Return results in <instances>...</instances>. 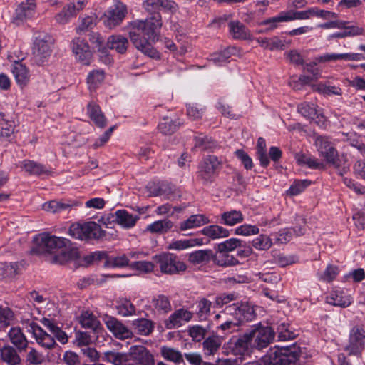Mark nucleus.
Returning <instances> with one entry per match:
<instances>
[{
    "label": "nucleus",
    "instance_id": "nucleus-62",
    "mask_svg": "<svg viewBox=\"0 0 365 365\" xmlns=\"http://www.w3.org/2000/svg\"><path fill=\"white\" fill-rule=\"evenodd\" d=\"M235 48H227L220 53H215L210 56V61L215 63H221L225 62L231 57L235 51Z\"/></svg>",
    "mask_w": 365,
    "mask_h": 365
},
{
    "label": "nucleus",
    "instance_id": "nucleus-11",
    "mask_svg": "<svg viewBox=\"0 0 365 365\" xmlns=\"http://www.w3.org/2000/svg\"><path fill=\"white\" fill-rule=\"evenodd\" d=\"M128 13L127 6L122 2H117L104 14V24L109 29L115 28L121 24Z\"/></svg>",
    "mask_w": 365,
    "mask_h": 365
},
{
    "label": "nucleus",
    "instance_id": "nucleus-34",
    "mask_svg": "<svg viewBox=\"0 0 365 365\" xmlns=\"http://www.w3.org/2000/svg\"><path fill=\"white\" fill-rule=\"evenodd\" d=\"M200 233L210 237L211 240L227 237L230 235L228 230L218 225L206 226L200 231Z\"/></svg>",
    "mask_w": 365,
    "mask_h": 365
},
{
    "label": "nucleus",
    "instance_id": "nucleus-37",
    "mask_svg": "<svg viewBox=\"0 0 365 365\" xmlns=\"http://www.w3.org/2000/svg\"><path fill=\"white\" fill-rule=\"evenodd\" d=\"M209 219L203 215H192L180 225V230L192 229L209 223Z\"/></svg>",
    "mask_w": 365,
    "mask_h": 365
},
{
    "label": "nucleus",
    "instance_id": "nucleus-55",
    "mask_svg": "<svg viewBox=\"0 0 365 365\" xmlns=\"http://www.w3.org/2000/svg\"><path fill=\"white\" fill-rule=\"evenodd\" d=\"M14 320V314L8 307L0 306V329L9 327Z\"/></svg>",
    "mask_w": 365,
    "mask_h": 365
},
{
    "label": "nucleus",
    "instance_id": "nucleus-40",
    "mask_svg": "<svg viewBox=\"0 0 365 365\" xmlns=\"http://www.w3.org/2000/svg\"><path fill=\"white\" fill-rule=\"evenodd\" d=\"M188 260L193 264L208 263L212 260V250L207 249L192 252L189 255Z\"/></svg>",
    "mask_w": 365,
    "mask_h": 365
},
{
    "label": "nucleus",
    "instance_id": "nucleus-32",
    "mask_svg": "<svg viewBox=\"0 0 365 365\" xmlns=\"http://www.w3.org/2000/svg\"><path fill=\"white\" fill-rule=\"evenodd\" d=\"M128 45V40L122 35H112L107 40L108 47L120 54L127 51Z\"/></svg>",
    "mask_w": 365,
    "mask_h": 365
},
{
    "label": "nucleus",
    "instance_id": "nucleus-53",
    "mask_svg": "<svg viewBox=\"0 0 365 365\" xmlns=\"http://www.w3.org/2000/svg\"><path fill=\"white\" fill-rule=\"evenodd\" d=\"M180 125L181 123L179 120H173L167 118L159 123L158 129L164 135H171L178 130Z\"/></svg>",
    "mask_w": 365,
    "mask_h": 365
},
{
    "label": "nucleus",
    "instance_id": "nucleus-63",
    "mask_svg": "<svg viewBox=\"0 0 365 365\" xmlns=\"http://www.w3.org/2000/svg\"><path fill=\"white\" fill-rule=\"evenodd\" d=\"M311 184V181L308 180H296L290 186L288 192L291 195H297L303 192L306 187Z\"/></svg>",
    "mask_w": 365,
    "mask_h": 365
},
{
    "label": "nucleus",
    "instance_id": "nucleus-13",
    "mask_svg": "<svg viewBox=\"0 0 365 365\" xmlns=\"http://www.w3.org/2000/svg\"><path fill=\"white\" fill-rule=\"evenodd\" d=\"M103 320L108 329L115 338L120 340H125L133 336L132 330L118 319L110 316H106Z\"/></svg>",
    "mask_w": 365,
    "mask_h": 365
},
{
    "label": "nucleus",
    "instance_id": "nucleus-26",
    "mask_svg": "<svg viewBox=\"0 0 365 365\" xmlns=\"http://www.w3.org/2000/svg\"><path fill=\"white\" fill-rule=\"evenodd\" d=\"M87 113L95 125L103 128L106 125V118L100 106L94 102H90L87 106Z\"/></svg>",
    "mask_w": 365,
    "mask_h": 365
},
{
    "label": "nucleus",
    "instance_id": "nucleus-47",
    "mask_svg": "<svg viewBox=\"0 0 365 365\" xmlns=\"http://www.w3.org/2000/svg\"><path fill=\"white\" fill-rule=\"evenodd\" d=\"M313 16L314 8L301 11H294L293 10H289L284 11V14L280 17V20L291 21L295 19H308Z\"/></svg>",
    "mask_w": 365,
    "mask_h": 365
},
{
    "label": "nucleus",
    "instance_id": "nucleus-27",
    "mask_svg": "<svg viewBox=\"0 0 365 365\" xmlns=\"http://www.w3.org/2000/svg\"><path fill=\"white\" fill-rule=\"evenodd\" d=\"M229 31L235 39L246 40L251 36L250 30L239 21H231L228 24Z\"/></svg>",
    "mask_w": 365,
    "mask_h": 365
},
{
    "label": "nucleus",
    "instance_id": "nucleus-17",
    "mask_svg": "<svg viewBox=\"0 0 365 365\" xmlns=\"http://www.w3.org/2000/svg\"><path fill=\"white\" fill-rule=\"evenodd\" d=\"M23 269L22 262H0V280L12 282L21 274Z\"/></svg>",
    "mask_w": 365,
    "mask_h": 365
},
{
    "label": "nucleus",
    "instance_id": "nucleus-59",
    "mask_svg": "<svg viewBox=\"0 0 365 365\" xmlns=\"http://www.w3.org/2000/svg\"><path fill=\"white\" fill-rule=\"evenodd\" d=\"M252 245L259 250H267L272 247V242L269 236L260 235L252 240Z\"/></svg>",
    "mask_w": 365,
    "mask_h": 365
},
{
    "label": "nucleus",
    "instance_id": "nucleus-41",
    "mask_svg": "<svg viewBox=\"0 0 365 365\" xmlns=\"http://www.w3.org/2000/svg\"><path fill=\"white\" fill-rule=\"evenodd\" d=\"M79 322L83 327L91 329L96 332L98 331L101 327L99 320L91 312L88 311L83 312L81 314Z\"/></svg>",
    "mask_w": 365,
    "mask_h": 365
},
{
    "label": "nucleus",
    "instance_id": "nucleus-43",
    "mask_svg": "<svg viewBox=\"0 0 365 365\" xmlns=\"http://www.w3.org/2000/svg\"><path fill=\"white\" fill-rule=\"evenodd\" d=\"M243 219V215L240 211L231 210L221 214L220 222L225 225L234 226L242 222Z\"/></svg>",
    "mask_w": 365,
    "mask_h": 365
},
{
    "label": "nucleus",
    "instance_id": "nucleus-9",
    "mask_svg": "<svg viewBox=\"0 0 365 365\" xmlns=\"http://www.w3.org/2000/svg\"><path fill=\"white\" fill-rule=\"evenodd\" d=\"M252 348L262 349L274 340L275 332L270 327L257 326L248 332Z\"/></svg>",
    "mask_w": 365,
    "mask_h": 365
},
{
    "label": "nucleus",
    "instance_id": "nucleus-46",
    "mask_svg": "<svg viewBox=\"0 0 365 365\" xmlns=\"http://www.w3.org/2000/svg\"><path fill=\"white\" fill-rule=\"evenodd\" d=\"M242 245V240L232 237L215 246V251L219 252H231Z\"/></svg>",
    "mask_w": 365,
    "mask_h": 365
},
{
    "label": "nucleus",
    "instance_id": "nucleus-12",
    "mask_svg": "<svg viewBox=\"0 0 365 365\" xmlns=\"http://www.w3.org/2000/svg\"><path fill=\"white\" fill-rule=\"evenodd\" d=\"M36 4L34 0L21 2L16 9L13 23L20 26L32 19L36 14Z\"/></svg>",
    "mask_w": 365,
    "mask_h": 365
},
{
    "label": "nucleus",
    "instance_id": "nucleus-20",
    "mask_svg": "<svg viewBox=\"0 0 365 365\" xmlns=\"http://www.w3.org/2000/svg\"><path fill=\"white\" fill-rule=\"evenodd\" d=\"M193 317L192 312L185 309H179L171 314L165 321V326L168 329L181 327L183 323L190 322Z\"/></svg>",
    "mask_w": 365,
    "mask_h": 365
},
{
    "label": "nucleus",
    "instance_id": "nucleus-60",
    "mask_svg": "<svg viewBox=\"0 0 365 365\" xmlns=\"http://www.w3.org/2000/svg\"><path fill=\"white\" fill-rule=\"evenodd\" d=\"M207 332V329L201 325H193L189 327V336L193 341L200 342L205 338Z\"/></svg>",
    "mask_w": 365,
    "mask_h": 365
},
{
    "label": "nucleus",
    "instance_id": "nucleus-28",
    "mask_svg": "<svg viewBox=\"0 0 365 365\" xmlns=\"http://www.w3.org/2000/svg\"><path fill=\"white\" fill-rule=\"evenodd\" d=\"M19 350L10 345H5L0 349L1 360L9 365H18L21 363Z\"/></svg>",
    "mask_w": 365,
    "mask_h": 365
},
{
    "label": "nucleus",
    "instance_id": "nucleus-18",
    "mask_svg": "<svg viewBox=\"0 0 365 365\" xmlns=\"http://www.w3.org/2000/svg\"><path fill=\"white\" fill-rule=\"evenodd\" d=\"M224 312L226 316L242 317L245 318V321H250L254 318L253 308L247 302H237L226 306Z\"/></svg>",
    "mask_w": 365,
    "mask_h": 365
},
{
    "label": "nucleus",
    "instance_id": "nucleus-24",
    "mask_svg": "<svg viewBox=\"0 0 365 365\" xmlns=\"http://www.w3.org/2000/svg\"><path fill=\"white\" fill-rule=\"evenodd\" d=\"M15 122L12 116L0 113V138L9 140L14 134Z\"/></svg>",
    "mask_w": 365,
    "mask_h": 365
},
{
    "label": "nucleus",
    "instance_id": "nucleus-6",
    "mask_svg": "<svg viewBox=\"0 0 365 365\" xmlns=\"http://www.w3.org/2000/svg\"><path fill=\"white\" fill-rule=\"evenodd\" d=\"M220 165L221 163L216 156H206L199 165L197 178L204 185H211L217 177Z\"/></svg>",
    "mask_w": 365,
    "mask_h": 365
},
{
    "label": "nucleus",
    "instance_id": "nucleus-29",
    "mask_svg": "<svg viewBox=\"0 0 365 365\" xmlns=\"http://www.w3.org/2000/svg\"><path fill=\"white\" fill-rule=\"evenodd\" d=\"M11 71L19 86L24 87L27 85L30 80V74L29 70L24 64L16 62L12 65Z\"/></svg>",
    "mask_w": 365,
    "mask_h": 365
},
{
    "label": "nucleus",
    "instance_id": "nucleus-19",
    "mask_svg": "<svg viewBox=\"0 0 365 365\" xmlns=\"http://www.w3.org/2000/svg\"><path fill=\"white\" fill-rule=\"evenodd\" d=\"M227 347L235 355H243L252 347L248 333L242 336H233L227 342Z\"/></svg>",
    "mask_w": 365,
    "mask_h": 365
},
{
    "label": "nucleus",
    "instance_id": "nucleus-33",
    "mask_svg": "<svg viewBox=\"0 0 365 365\" xmlns=\"http://www.w3.org/2000/svg\"><path fill=\"white\" fill-rule=\"evenodd\" d=\"M222 338L213 334L205 339L202 342V350L207 356L214 355L220 348Z\"/></svg>",
    "mask_w": 365,
    "mask_h": 365
},
{
    "label": "nucleus",
    "instance_id": "nucleus-3",
    "mask_svg": "<svg viewBox=\"0 0 365 365\" xmlns=\"http://www.w3.org/2000/svg\"><path fill=\"white\" fill-rule=\"evenodd\" d=\"M34 35L32 55L35 62L41 64L47 61L51 55L54 39L43 31L36 32Z\"/></svg>",
    "mask_w": 365,
    "mask_h": 365
},
{
    "label": "nucleus",
    "instance_id": "nucleus-49",
    "mask_svg": "<svg viewBox=\"0 0 365 365\" xmlns=\"http://www.w3.org/2000/svg\"><path fill=\"white\" fill-rule=\"evenodd\" d=\"M105 73L101 69L93 70L87 77V83L91 91L96 89L104 81Z\"/></svg>",
    "mask_w": 365,
    "mask_h": 365
},
{
    "label": "nucleus",
    "instance_id": "nucleus-39",
    "mask_svg": "<svg viewBox=\"0 0 365 365\" xmlns=\"http://www.w3.org/2000/svg\"><path fill=\"white\" fill-rule=\"evenodd\" d=\"M101 360L113 365H122L128 360V355L115 351H107L103 354Z\"/></svg>",
    "mask_w": 365,
    "mask_h": 365
},
{
    "label": "nucleus",
    "instance_id": "nucleus-54",
    "mask_svg": "<svg viewBox=\"0 0 365 365\" xmlns=\"http://www.w3.org/2000/svg\"><path fill=\"white\" fill-rule=\"evenodd\" d=\"M148 190L150 193L153 196H158L160 195H170L173 192L174 186L170 184L162 183L159 185L158 183L152 182L148 185Z\"/></svg>",
    "mask_w": 365,
    "mask_h": 365
},
{
    "label": "nucleus",
    "instance_id": "nucleus-42",
    "mask_svg": "<svg viewBox=\"0 0 365 365\" xmlns=\"http://www.w3.org/2000/svg\"><path fill=\"white\" fill-rule=\"evenodd\" d=\"M20 167L30 175H40L49 173L48 170L43 165L29 160L22 161Z\"/></svg>",
    "mask_w": 365,
    "mask_h": 365
},
{
    "label": "nucleus",
    "instance_id": "nucleus-35",
    "mask_svg": "<svg viewBox=\"0 0 365 365\" xmlns=\"http://www.w3.org/2000/svg\"><path fill=\"white\" fill-rule=\"evenodd\" d=\"M115 222L125 228H130L133 227L138 217L137 215H133L125 210H117L115 212Z\"/></svg>",
    "mask_w": 365,
    "mask_h": 365
},
{
    "label": "nucleus",
    "instance_id": "nucleus-31",
    "mask_svg": "<svg viewBox=\"0 0 365 365\" xmlns=\"http://www.w3.org/2000/svg\"><path fill=\"white\" fill-rule=\"evenodd\" d=\"M212 261L217 266L222 267H232L240 264L239 260L230 252H212Z\"/></svg>",
    "mask_w": 365,
    "mask_h": 365
},
{
    "label": "nucleus",
    "instance_id": "nucleus-64",
    "mask_svg": "<svg viewBox=\"0 0 365 365\" xmlns=\"http://www.w3.org/2000/svg\"><path fill=\"white\" fill-rule=\"evenodd\" d=\"M344 24V26L341 29H344L347 37L361 35L364 33V29L357 26L356 24H351L348 21H341Z\"/></svg>",
    "mask_w": 365,
    "mask_h": 365
},
{
    "label": "nucleus",
    "instance_id": "nucleus-50",
    "mask_svg": "<svg viewBox=\"0 0 365 365\" xmlns=\"http://www.w3.org/2000/svg\"><path fill=\"white\" fill-rule=\"evenodd\" d=\"M173 226L172 221L169 220H157L147 227V230L152 233H165Z\"/></svg>",
    "mask_w": 365,
    "mask_h": 365
},
{
    "label": "nucleus",
    "instance_id": "nucleus-51",
    "mask_svg": "<svg viewBox=\"0 0 365 365\" xmlns=\"http://www.w3.org/2000/svg\"><path fill=\"white\" fill-rule=\"evenodd\" d=\"M71 207V205L68 202L57 200H51L42 205L43 210L51 213L61 212L68 210Z\"/></svg>",
    "mask_w": 365,
    "mask_h": 365
},
{
    "label": "nucleus",
    "instance_id": "nucleus-61",
    "mask_svg": "<svg viewBox=\"0 0 365 365\" xmlns=\"http://www.w3.org/2000/svg\"><path fill=\"white\" fill-rule=\"evenodd\" d=\"M289 324L285 323H282L277 327V332L278 334V340L279 341H287L295 339L297 334L289 330Z\"/></svg>",
    "mask_w": 365,
    "mask_h": 365
},
{
    "label": "nucleus",
    "instance_id": "nucleus-21",
    "mask_svg": "<svg viewBox=\"0 0 365 365\" xmlns=\"http://www.w3.org/2000/svg\"><path fill=\"white\" fill-rule=\"evenodd\" d=\"M71 46L76 59L85 65L89 64L91 52L87 42L81 38H76L72 41Z\"/></svg>",
    "mask_w": 365,
    "mask_h": 365
},
{
    "label": "nucleus",
    "instance_id": "nucleus-38",
    "mask_svg": "<svg viewBox=\"0 0 365 365\" xmlns=\"http://www.w3.org/2000/svg\"><path fill=\"white\" fill-rule=\"evenodd\" d=\"M41 323L44 327L48 328L49 331L53 334L55 338L62 344L68 342V336L60 327L55 324L52 321L48 318H43Z\"/></svg>",
    "mask_w": 365,
    "mask_h": 365
},
{
    "label": "nucleus",
    "instance_id": "nucleus-48",
    "mask_svg": "<svg viewBox=\"0 0 365 365\" xmlns=\"http://www.w3.org/2000/svg\"><path fill=\"white\" fill-rule=\"evenodd\" d=\"M316 108L317 106L313 103L304 102L297 106V110L304 118L314 120L319 118Z\"/></svg>",
    "mask_w": 365,
    "mask_h": 365
},
{
    "label": "nucleus",
    "instance_id": "nucleus-25",
    "mask_svg": "<svg viewBox=\"0 0 365 365\" xmlns=\"http://www.w3.org/2000/svg\"><path fill=\"white\" fill-rule=\"evenodd\" d=\"M8 336L19 351H24L28 347L27 339L19 327H11L8 332Z\"/></svg>",
    "mask_w": 365,
    "mask_h": 365
},
{
    "label": "nucleus",
    "instance_id": "nucleus-45",
    "mask_svg": "<svg viewBox=\"0 0 365 365\" xmlns=\"http://www.w3.org/2000/svg\"><path fill=\"white\" fill-rule=\"evenodd\" d=\"M294 158L298 164L307 165L309 168L321 169L324 168L323 163H321L315 158L307 155L301 152L297 153L294 155Z\"/></svg>",
    "mask_w": 365,
    "mask_h": 365
},
{
    "label": "nucleus",
    "instance_id": "nucleus-22",
    "mask_svg": "<svg viewBox=\"0 0 365 365\" xmlns=\"http://www.w3.org/2000/svg\"><path fill=\"white\" fill-rule=\"evenodd\" d=\"M134 331L140 336H148L155 329V322L147 318H138L131 322Z\"/></svg>",
    "mask_w": 365,
    "mask_h": 365
},
{
    "label": "nucleus",
    "instance_id": "nucleus-2",
    "mask_svg": "<svg viewBox=\"0 0 365 365\" xmlns=\"http://www.w3.org/2000/svg\"><path fill=\"white\" fill-rule=\"evenodd\" d=\"M35 246L31 252L35 254H51L50 262L53 264H65L78 257V251L71 247L69 240L43 232L34 237Z\"/></svg>",
    "mask_w": 365,
    "mask_h": 365
},
{
    "label": "nucleus",
    "instance_id": "nucleus-30",
    "mask_svg": "<svg viewBox=\"0 0 365 365\" xmlns=\"http://www.w3.org/2000/svg\"><path fill=\"white\" fill-rule=\"evenodd\" d=\"M151 304L153 310L159 314H166L172 309L170 299L164 294L153 297Z\"/></svg>",
    "mask_w": 365,
    "mask_h": 365
},
{
    "label": "nucleus",
    "instance_id": "nucleus-1",
    "mask_svg": "<svg viewBox=\"0 0 365 365\" xmlns=\"http://www.w3.org/2000/svg\"><path fill=\"white\" fill-rule=\"evenodd\" d=\"M143 6L148 12L154 14L145 20H135L129 24V37L134 46L145 55L159 58V53L151 45L158 38L162 26L161 15L158 12L160 0H145Z\"/></svg>",
    "mask_w": 365,
    "mask_h": 365
},
{
    "label": "nucleus",
    "instance_id": "nucleus-57",
    "mask_svg": "<svg viewBox=\"0 0 365 365\" xmlns=\"http://www.w3.org/2000/svg\"><path fill=\"white\" fill-rule=\"evenodd\" d=\"M257 155L260 161V164L266 167L269 163V160L267 155L266 142L262 138H259L257 143Z\"/></svg>",
    "mask_w": 365,
    "mask_h": 365
},
{
    "label": "nucleus",
    "instance_id": "nucleus-16",
    "mask_svg": "<svg viewBox=\"0 0 365 365\" xmlns=\"http://www.w3.org/2000/svg\"><path fill=\"white\" fill-rule=\"evenodd\" d=\"M86 0H73L63 10L56 14L55 19L57 23L60 24H66L69 19L76 16V14L82 10L86 4Z\"/></svg>",
    "mask_w": 365,
    "mask_h": 365
},
{
    "label": "nucleus",
    "instance_id": "nucleus-44",
    "mask_svg": "<svg viewBox=\"0 0 365 365\" xmlns=\"http://www.w3.org/2000/svg\"><path fill=\"white\" fill-rule=\"evenodd\" d=\"M116 309L118 314L124 317L133 316L136 314L135 307L126 298H122L118 301Z\"/></svg>",
    "mask_w": 365,
    "mask_h": 365
},
{
    "label": "nucleus",
    "instance_id": "nucleus-58",
    "mask_svg": "<svg viewBox=\"0 0 365 365\" xmlns=\"http://www.w3.org/2000/svg\"><path fill=\"white\" fill-rule=\"evenodd\" d=\"M195 147L200 148L204 150H210L216 146L215 142L210 138L200 134L195 138Z\"/></svg>",
    "mask_w": 365,
    "mask_h": 365
},
{
    "label": "nucleus",
    "instance_id": "nucleus-10",
    "mask_svg": "<svg viewBox=\"0 0 365 365\" xmlns=\"http://www.w3.org/2000/svg\"><path fill=\"white\" fill-rule=\"evenodd\" d=\"M365 346V331L359 327H354L349 334V344L344 347V350L349 355H359Z\"/></svg>",
    "mask_w": 365,
    "mask_h": 365
},
{
    "label": "nucleus",
    "instance_id": "nucleus-4",
    "mask_svg": "<svg viewBox=\"0 0 365 365\" xmlns=\"http://www.w3.org/2000/svg\"><path fill=\"white\" fill-rule=\"evenodd\" d=\"M68 233L72 237L81 240H98L105 235L101 225L93 221L74 223L71 225Z\"/></svg>",
    "mask_w": 365,
    "mask_h": 365
},
{
    "label": "nucleus",
    "instance_id": "nucleus-52",
    "mask_svg": "<svg viewBox=\"0 0 365 365\" xmlns=\"http://www.w3.org/2000/svg\"><path fill=\"white\" fill-rule=\"evenodd\" d=\"M212 302L206 298H201L197 302L196 314L200 321L206 320L210 314Z\"/></svg>",
    "mask_w": 365,
    "mask_h": 365
},
{
    "label": "nucleus",
    "instance_id": "nucleus-8",
    "mask_svg": "<svg viewBox=\"0 0 365 365\" xmlns=\"http://www.w3.org/2000/svg\"><path fill=\"white\" fill-rule=\"evenodd\" d=\"M153 259L163 274H173L183 272L187 268L185 264L180 261L177 256L172 253L166 252L157 255Z\"/></svg>",
    "mask_w": 365,
    "mask_h": 365
},
{
    "label": "nucleus",
    "instance_id": "nucleus-5",
    "mask_svg": "<svg viewBox=\"0 0 365 365\" xmlns=\"http://www.w3.org/2000/svg\"><path fill=\"white\" fill-rule=\"evenodd\" d=\"M314 145L321 157H322L327 163L339 168L342 165L344 156L338 155V152L334 148L332 142L327 136H316Z\"/></svg>",
    "mask_w": 365,
    "mask_h": 365
},
{
    "label": "nucleus",
    "instance_id": "nucleus-14",
    "mask_svg": "<svg viewBox=\"0 0 365 365\" xmlns=\"http://www.w3.org/2000/svg\"><path fill=\"white\" fill-rule=\"evenodd\" d=\"M26 328L27 331L32 334L36 342L42 347L51 349L56 345L54 338L46 333L36 323L34 322H28Z\"/></svg>",
    "mask_w": 365,
    "mask_h": 365
},
{
    "label": "nucleus",
    "instance_id": "nucleus-23",
    "mask_svg": "<svg viewBox=\"0 0 365 365\" xmlns=\"http://www.w3.org/2000/svg\"><path fill=\"white\" fill-rule=\"evenodd\" d=\"M327 302L334 305L346 307L351 304V298L347 292L342 289L333 290L327 297Z\"/></svg>",
    "mask_w": 365,
    "mask_h": 365
},
{
    "label": "nucleus",
    "instance_id": "nucleus-15",
    "mask_svg": "<svg viewBox=\"0 0 365 365\" xmlns=\"http://www.w3.org/2000/svg\"><path fill=\"white\" fill-rule=\"evenodd\" d=\"M128 355L135 363V365H154L155 360L150 351L141 345L130 346Z\"/></svg>",
    "mask_w": 365,
    "mask_h": 365
},
{
    "label": "nucleus",
    "instance_id": "nucleus-36",
    "mask_svg": "<svg viewBox=\"0 0 365 365\" xmlns=\"http://www.w3.org/2000/svg\"><path fill=\"white\" fill-rule=\"evenodd\" d=\"M160 352L166 361H171L176 365L184 364L183 355L180 351L174 348L163 346L160 348Z\"/></svg>",
    "mask_w": 365,
    "mask_h": 365
},
{
    "label": "nucleus",
    "instance_id": "nucleus-7",
    "mask_svg": "<svg viewBox=\"0 0 365 365\" xmlns=\"http://www.w3.org/2000/svg\"><path fill=\"white\" fill-rule=\"evenodd\" d=\"M269 365H289L294 363L299 357V352L296 347H275L271 349L268 354Z\"/></svg>",
    "mask_w": 365,
    "mask_h": 365
},
{
    "label": "nucleus",
    "instance_id": "nucleus-56",
    "mask_svg": "<svg viewBox=\"0 0 365 365\" xmlns=\"http://www.w3.org/2000/svg\"><path fill=\"white\" fill-rule=\"evenodd\" d=\"M313 89L314 91H316L319 93L326 96H341L342 93L341 88L334 86L327 85L322 83H319L317 85L314 86Z\"/></svg>",
    "mask_w": 365,
    "mask_h": 365
}]
</instances>
